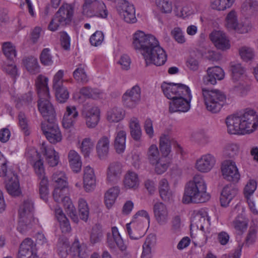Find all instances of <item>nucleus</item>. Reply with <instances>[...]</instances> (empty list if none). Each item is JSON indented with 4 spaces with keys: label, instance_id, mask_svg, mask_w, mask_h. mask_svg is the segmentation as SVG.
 Returning a JSON list of instances; mask_svg holds the SVG:
<instances>
[{
    "label": "nucleus",
    "instance_id": "1",
    "mask_svg": "<svg viewBox=\"0 0 258 258\" xmlns=\"http://www.w3.org/2000/svg\"><path fill=\"white\" fill-rule=\"evenodd\" d=\"M133 45L143 55L147 65L153 63L160 66L166 61L167 54L152 35L146 34L142 31H137L134 35Z\"/></svg>",
    "mask_w": 258,
    "mask_h": 258
},
{
    "label": "nucleus",
    "instance_id": "2",
    "mask_svg": "<svg viewBox=\"0 0 258 258\" xmlns=\"http://www.w3.org/2000/svg\"><path fill=\"white\" fill-rule=\"evenodd\" d=\"M226 123L230 134H249L258 125V116L252 109H246L228 116Z\"/></svg>",
    "mask_w": 258,
    "mask_h": 258
},
{
    "label": "nucleus",
    "instance_id": "3",
    "mask_svg": "<svg viewBox=\"0 0 258 258\" xmlns=\"http://www.w3.org/2000/svg\"><path fill=\"white\" fill-rule=\"evenodd\" d=\"M47 78L39 75L36 82L37 93L38 110L47 122L53 123L55 118V111L49 101L50 94L48 87Z\"/></svg>",
    "mask_w": 258,
    "mask_h": 258
},
{
    "label": "nucleus",
    "instance_id": "4",
    "mask_svg": "<svg viewBox=\"0 0 258 258\" xmlns=\"http://www.w3.org/2000/svg\"><path fill=\"white\" fill-rule=\"evenodd\" d=\"M210 198L203 176L196 174L191 180L186 184L182 201L184 204L203 203L208 201Z\"/></svg>",
    "mask_w": 258,
    "mask_h": 258
},
{
    "label": "nucleus",
    "instance_id": "5",
    "mask_svg": "<svg viewBox=\"0 0 258 258\" xmlns=\"http://www.w3.org/2000/svg\"><path fill=\"white\" fill-rule=\"evenodd\" d=\"M202 90L206 109L213 113L219 112L226 100L225 94L217 89L202 88Z\"/></svg>",
    "mask_w": 258,
    "mask_h": 258
},
{
    "label": "nucleus",
    "instance_id": "6",
    "mask_svg": "<svg viewBox=\"0 0 258 258\" xmlns=\"http://www.w3.org/2000/svg\"><path fill=\"white\" fill-rule=\"evenodd\" d=\"M74 10V7L72 5H62L48 25V29L55 31L59 26L69 25L72 21Z\"/></svg>",
    "mask_w": 258,
    "mask_h": 258
},
{
    "label": "nucleus",
    "instance_id": "7",
    "mask_svg": "<svg viewBox=\"0 0 258 258\" xmlns=\"http://www.w3.org/2000/svg\"><path fill=\"white\" fill-rule=\"evenodd\" d=\"M63 72L59 70L54 75L53 79V89L57 100L60 103H64L69 97V93L66 87L63 84Z\"/></svg>",
    "mask_w": 258,
    "mask_h": 258
},
{
    "label": "nucleus",
    "instance_id": "8",
    "mask_svg": "<svg viewBox=\"0 0 258 258\" xmlns=\"http://www.w3.org/2000/svg\"><path fill=\"white\" fill-rule=\"evenodd\" d=\"M68 191L67 187H55L53 192V197L54 201L57 203H60L63 201L67 202V212L72 220L77 223L79 221V218L73 205L71 202H68L70 199L66 196Z\"/></svg>",
    "mask_w": 258,
    "mask_h": 258
},
{
    "label": "nucleus",
    "instance_id": "9",
    "mask_svg": "<svg viewBox=\"0 0 258 258\" xmlns=\"http://www.w3.org/2000/svg\"><path fill=\"white\" fill-rule=\"evenodd\" d=\"M188 95L177 96L169 103V111L171 113L175 112H187L190 109V102L191 95L189 88L188 89Z\"/></svg>",
    "mask_w": 258,
    "mask_h": 258
},
{
    "label": "nucleus",
    "instance_id": "10",
    "mask_svg": "<svg viewBox=\"0 0 258 258\" xmlns=\"http://www.w3.org/2000/svg\"><path fill=\"white\" fill-rule=\"evenodd\" d=\"M161 88L165 97L170 100H173L179 95L188 94V89L189 88L186 85L182 84L164 82L162 84Z\"/></svg>",
    "mask_w": 258,
    "mask_h": 258
},
{
    "label": "nucleus",
    "instance_id": "11",
    "mask_svg": "<svg viewBox=\"0 0 258 258\" xmlns=\"http://www.w3.org/2000/svg\"><path fill=\"white\" fill-rule=\"evenodd\" d=\"M26 156L28 161L33 166L38 177L39 179L45 178L43 161L39 153L36 150L33 149L28 151Z\"/></svg>",
    "mask_w": 258,
    "mask_h": 258
},
{
    "label": "nucleus",
    "instance_id": "12",
    "mask_svg": "<svg viewBox=\"0 0 258 258\" xmlns=\"http://www.w3.org/2000/svg\"><path fill=\"white\" fill-rule=\"evenodd\" d=\"M82 115L85 119L86 125L89 128L95 127L100 120V110L95 106L84 104Z\"/></svg>",
    "mask_w": 258,
    "mask_h": 258
},
{
    "label": "nucleus",
    "instance_id": "13",
    "mask_svg": "<svg viewBox=\"0 0 258 258\" xmlns=\"http://www.w3.org/2000/svg\"><path fill=\"white\" fill-rule=\"evenodd\" d=\"M122 100L123 105L127 108L135 107L141 100V89L137 86H134L131 89H128L123 94Z\"/></svg>",
    "mask_w": 258,
    "mask_h": 258
},
{
    "label": "nucleus",
    "instance_id": "14",
    "mask_svg": "<svg viewBox=\"0 0 258 258\" xmlns=\"http://www.w3.org/2000/svg\"><path fill=\"white\" fill-rule=\"evenodd\" d=\"M223 177L226 180L237 182L240 179V174L234 162L231 160L224 161L221 166Z\"/></svg>",
    "mask_w": 258,
    "mask_h": 258
},
{
    "label": "nucleus",
    "instance_id": "15",
    "mask_svg": "<svg viewBox=\"0 0 258 258\" xmlns=\"http://www.w3.org/2000/svg\"><path fill=\"white\" fill-rule=\"evenodd\" d=\"M117 11L120 16L128 23H134L137 21L135 16V8L125 0H122L117 7Z\"/></svg>",
    "mask_w": 258,
    "mask_h": 258
},
{
    "label": "nucleus",
    "instance_id": "16",
    "mask_svg": "<svg viewBox=\"0 0 258 258\" xmlns=\"http://www.w3.org/2000/svg\"><path fill=\"white\" fill-rule=\"evenodd\" d=\"M226 27L229 30H235L239 33L248 32L250 28L248 24L238 22L235 11H230L226 18Z\"/></svg>",
    "mask_w": 258,
    "mask_h": 258
},
{
    "label": "nucleus",
    "instance_id": "17",
    "mask_svg": "<svg viewBox=\"0 0 258 258\" xmlns=\"http://www.w3.org/2000/svg\"><path fill=\"white\" fill-rule=\"evenodd\" d=\"M41 130L50 143L56 144L61 140V135L59 129L54 122L42 123Z\"/></svg>",
    "mask_w": 258,
    "mask_h": 258
},
{
    "label": "nucleus",
    "instance_id": "18",
    "mask_svg": "<svg viewBox=\"0 0 258 258\" xmlns=\"http://www.w3.org/2000/svg\"><path fill=\"white\" fill-rule=\"evenodd\" d=\"M112 234H107V243L108 246L111 249H114L115 245L121 251L126 250L127 246L124 244L116 227H112Z\"/></svg>",
    "mask_w": 258,
    "mask_h": 258
},
{
    "label": "nucleus",
    "instance_id": "19",
    "mask_svg": "<svg viewBox=\"0 0 258 258\" xmlns=\"http://www.w3.org/2000/svg\"><path fill=\"white\" fill-rule=\"evenodd\" d=\"M211 40L219 49L224 50L230 48L229 41L226 34L222 31H214L210 35Z\"/></svg>",
    "mask_w": 258,
    "mask_h": 258
},
{
    "label": "nucleus",
    "instance_id": "20",
    "mask_svg": "<svg viewBox=\"0 0 258 258\" xmlns=\"http://www.w3.org/2000/svg\"><path fill=\"white\" fill-rule=\"evenodd\" d=\"M215 162L214 156L211 154H207L202 156L197 160L196 167L201 172H208L213 168Z\"/></svg>",
    "mask_w": 258,
    "mask_h": 258
},
{
    "label": "nucleus",
    "instance_id": "21",
    "mask_svg": "<svg viewBox=\"0 0 258 258\" xmlns=\"http://www.w3.org/2000/svg\"><path fill=\"white\" fill-rule=\"evenodd\" d=\"M209 225V217L207 212L200 211L192 218L190 230L193 231V228H197L198 230L204 231V226H207Z\"/></svg>",
    "mask_w": 258,
    "mask_h": 258
},
{
    "label": "nucleus",
    "instance_id": "22",
    "mask_svg": "<svg viewBox=\"0 0 258 258\" xmlns=\"http://www.w3.org/2000/svg\"><path fill=\"white\" fill-rule=\"evenodd\" d=\"M207 75L203 78L204 83L206 85H215L217 80H221L224 77L223 70L219 67L209 68Z\"/></svg>",
    "mask_w": 258,
    "mask_h": 258
},
{
    "label": "nucleus",
    "instance_id": "23",
    "mask_svg": "<svg viewBox=\"0 0 258 258\" xmlns=\"http://www.w3.org/2000/svg\"><path fill=\"white\" fill-rule=\"evenodd\" d=\"M122 173V165L118 162L109 164L107 169V181L111 183H117L120 178Z\"/></svg>",
    "mask_w": 258,
    "mask_h": 258
},
{
    "label": "nucleus",
    "instance_id": "24",
    "mask_svg": "<svg viewBox=\"0 0 258 258\" xmlns=\"http://www.w3.org/2000/svg\"><path fill=\"white\" fill-rule=\"evenodd\" d=\"M128 234L132 239L138 240L143 237L145 234V227L143 223H138V221H133L126 225Z\"/></svg>",
    "mask_w": 258,
    "mask_h": 258
},
{
    "label": "nucleus",
    "instance_id": "25",
    "mask_svg": "<svg viewBox=\"0 0 258 258\" xmlns=\"http://www.w3.org/2000/svg\"><path fill=\"white\" fill-rule=\"evenodd\" d=\"M79 116V112L75 106H68L66 108L62 124L64 128H70L73 126Z\"/></svg>",
    "mask_w": 258,
    "mask_h": 258
},
{
    "label": "nucleus",
    "instance_id": "26",
    "mask_svg": "<svg viewBox=\"0 0 258 258\" xmlns=\"http://www.w3.org/2000/svg\"><path fill=\"white\" fill-rule=\"evenodd\" d=\"M153 211L156 220L160 225H164L168 222V213L164 204L161 202L155 203Z\"/></svg>",
    "mask_w": 258,
    "mask_h": 258
},
{
    "label": "nucleus",
    "instance_id": "27",
    "mask_svg": "<svg viewBox=\"0 0 258 258\" xmlns=\"http://www.w3.org/2000/svg\"><path fill=\"white\" fill-rule=\"evenodd\" d=\"M41 152L44 156L48 164L51 167L56 166L59 162L58 153L56 152L52 146H46L44 143L42 144Z\"/></svg>",
    "mask_w": 258,
    "mask_h": 258
},
{
    "label": "nucleus",
    "instance_id": "28",
    "mask_svg": "<svg viewBox=\"0 0 258 258\" xmlns=\"http://www.w3.org/2000/svg\"><path fill=\"white\" fill-rule=\"evenodd\" d=\"M237 189L232 184L225 186L221 192L220 197L221 205L222 207L228 206L231 200L237 194Z\"/></svg>",
    "mask_w": 258,
    "mask_h": 258
},
{
    "label": "nucleus",
    "instance_id": "29",
    "mask_svg": "<svg viewBox=\"0 0 258 258\" xmlns=\"http://www.w3.org/2000/svg\"><path fill=\"white\" fill-rule=\"evenodd\" d=\"M83 183L84 187L87 192L92 190L96 186V176L94 171L89 166L84 168Z\"/></svg>",
    "mask_w": 258,
    "mask_h": 258
},
{
    "label": "nucleus",
    "instance_id": "30",
    "mask_svg": "<svg viewBox=\"0 0 258 258\" xmlns=\"http://www.w3.org/2000/svg\"><path fill=\"white\" fill-rule=\"evenodd\" d=\"M34 210V202L32 200L29 198L24 199L19 209L20 218L31 219Z\"/></svg>",
    "mask_w": 258,
    "mask_h": 258
},
{
    "label": "nucleus",
    "instance_id": "31",
    "mask_svg": "<svg viewBox=\"0 0 258 258\" xmlns=\"http://www.w3.org/2000/svg\"><path fill=\"white\" fill-rule=\"evenodd\" d=\"M140 184L138 175L134 171L128 170L124 174L123 179V185L126 189L135 190Z\"/></svg>",
    "mask_w": 258,
    "mask_h": 258
},
{
    "label": "nucleus",
    "instance_id": "32",
    "mask_svg": "<svg viewBox=\"0 0 258 258\" xmlns=\"http://www.w3.org/2000/svg\"><path fill=\"white\" fill-rule=\"evenodd\" d=\"M171 145H176L180 148V147L176 143V141L169 136L163 135L161 136L160 139V149L164 158L169 154L171 151Z\"/></svg>",
    "mask_w": 258,
    "mask_h": 258
},
{
    "label": "nucleus",
    "instance_id": "33",
    "mask_svg": "<svg viewBox=\"0 0 258 258\" xmlns=\"http://www.w3.org/2000/svg\"><path fill=\"white\" fill-rule=\"evenodd\" d=\"M110 137L103 136L101 137L96 145V151L100 158L107 156L110 146Z\"/></svg>",
    "mask_w": 258,
    "mask_h": 258
},
{
    "label": "nucleus",
    "instance_id": "34",
    "mask_svg": "<svg viewBox=\"0 0 258 258\" xmlns=\"http://www.w3.org/2000/svg\"><path fill=\"white\" fill-rule=\"evenodd\" d=\"M6 188L8 192L13 197H18L21 194L19 179L17 175L13 174L6 184Z\"/></svg>",
    "mask_w": 258,
    "mask_h": 258
},
{
    "label": "nucleus",
    "instance_id": "35",
    "mask_svg": "<svg viewBox=\"0 0 258 258\" xmlns=\"http://www.w3.org/2000/svg\"><path fill=\"white\" fill-rule=\"evenodd\" d=\"M126 132L123 130L117 131L115 136L114 147L118 154L124 152L125 148Z\"/></svg>",
    "mask_w": 258,
    "mask_h": 258
},
{
    "label": "nucleus",
    "instance_id": "36",
    "mask_svg": "<svg viewBox=\"0 0 258 258\" xmlns=\"http://www.w3.org/2000/svg\"><path fill=\"white\" fill-rule=\"evenodd\" d=\"M55 215L56 218L59 223L62 232L66 233L70 232L71 227L69 221L62 210L60 208H56L55 210Z\"/></svg>",
    "mask_w": 258,
    "mask_h": 258
},
{
    "label": "nucleus",
    "instance_id": "37",
    "mask_svg": "<svg viewBox=\"0 0 258 258\" xmlns=\"http://www.w3.org/2000/svg\"><path fill=\"white\" fill-rule=\"evenodd\" d=\"M230 70L232 79L235 81L243 80L245 78V69L240 63L231 62Z\"/></svg>",
    "mask_w": 258,
    "mask_h": 258
},
{
    "label": "nucleus",
    "instance_id": "38",
    "mask_svg": "<svg viewBox=\"0 0 258 258\" xmlns=\"http://www.w3.org/2000/svg\"><path fill=\"white\" fill-rule=\"evenodd\" d=\"M159 191L162 199L168 201L172 198V192L170 188L168 181L165 178H162L159 182Z\"/></svg>",
    "mask_w": 258,
    "mask_h": 258
},
{
    "label": "nucleus",
    "instance_id": "39",
    "mask_svg": "<svg viewBox=\"0 0 258 258\" xmlns=\"http://www.w3.org/2000/svg\"><path fill=\"white\" fill-rule=\"evenodd\" d=\"M124 115L123 109L114 107L107 111V119L110 122H117L124 118Z\"/></svg>",
    "mask_w": 258,
    "mask_h": 258
},
{
    "label": "nucleus",
    "instance_id": "40",
    "mask_svg": "<svg viewBox=\"0 0 258 258\" xmlns=\"http://www.w3.org/2000/svg\"><path fill=\"white\" fill-rule=\"evenodd\" d=\"M101 0H85L83 6V14L84 16L88 18L94 17L95 16H91L89 13H96L99 9L97 6L98 4L102 3Z\"/></svg>",
    "mask_w": 258,
    "mask_h": 258
},
{
    "label": "nucleus",
    "instance_id": "41",
    "mask_svg": "<svg viewBox=\"0 0 258 258\" xmlns=\"http://www.w3.org/2000/svg\"><path fill=\"white\" fill-rule=\"evenodd\" d=\"M68 160L72 170L76 172L81 170L82 162L79 155L74 150H71L68 154Z\"/></svg>",
    "mask_w": 258,
    "mask_h": 258
},
{
    "label": "nucleus",
    "instance_id": "42",
    "mask_svg": "<svg viewBox=\"0 0 258 258\" xmlns=\"http://www.w3.org/2000/svg\"><path fill=\"white\" fill-rule=\"evenodd\" d=\"M118 186H114L109 188L104 196V202L106 207L109 209L114 204L115 201L119 193Z\"/></svg>",
    "mask_w": 258,
    "mask_h": 258
},
{
    "label": "nucleus",
    "instance_id": "43",
    "mask_svg": "<svg viewBox=\"0 0 258 258\" xmlns=\"http://www.w3.org/2000/svg\"><path fill=\"white\" fill-rule=\"evenodd\" d=\"M130 129L132 137L136 141H139L142 135V131L138 119L133 117L130 121Z\"/></svg>",
    "mask_w": 258,
    "mask_h": 258
},
{
    "label": "nucleus",
    "instance_id": "44",
    "mask_svg": "<svg viewBox=\"0 0 258 258\" xmlns=\"http://www.w3.org/2000/svg\"><path fill=\"white\" fill-rule=\"evenodd\" d=\"M13 100L16 108L20 109L23 105H28L32 101V93L31 92H28L20 97H14Z\"/></svg>",
    "mask_w": 258,
    "mask_h": 258
},
{
    "label": "nucleus",
    "instance_id": "45",
    "mask_svg": "<svg viewBox=\"0 0 258 258\" xmlns=\"http://www.w3.org/2000/svg\"><path fill=\"white\" fill-rule=\"evenodd\" d=\"M67 179L65 173L61 171H57L52 176V180L55 183V187H67Z\"/></svg>",
    "mask_w": 258,
    "mask_h": 258
},
{
    "label": "nucleus",
    "instance_id": "46",
    "mask_svg": "<svg viewBox=\"0 0 258 258\" xmlns=\"http://www.w3.org/2000/svg\"><path fill=\"white\" fill-rule=\"evenodd\" d=\"M70 244L65 238H60L57 244V252L62 258H66L68 255Z\"/></svg>",
    "mask_w": 258,
    "mask_h": 258
},
{
    "label": "nucleus",
    "instance_id": "47",
    "mask_svg": "<svg viewBox=\"0 0 258 258\" xmlns=\"http://www.w3.org/2000/svg\"><path fill=\"white\" fill-rule=\"evenodd\" d=\"M147 158L150 163L154 165L157 163V161L162 159L163 158L160 157L159 151L157 146L153 144L149 147L148 150Z\"/></svg>",
    "mask_w": 258,
    "mask_h": 258
},
{
    "label": "nucleus",
    "instance_id": "48",
    "mask_svg": "<svg viewBox=\"0 0 258 258\" xmlns=\"http://www.w3.org/2000/svg\"><path fill=\"white\" fill-rule=\"evenodd\" d=\"M78 209L81 219L86 222L89 217V210L87 202L83 198L78 201Z\"/></svg>",
    "mask_w": 258,
    "mask_h": 258
},
{
    "label": "nucleus",
    "instance_id": "49",
    "mask_svg": "<svg viewBox=\"0 0 258 258\" xmlns=\"http://www.w3.org/2000/svg\"><path fill=\"white\" fill-rule=\"evenodd\" d=\"M235 0H213L211 7L218 11H224L230 8Z\"/></svg>",
    "mask_w": 258,
    "mask_h": 258
},
{
    "label": "nucleus",
    "instance_id": "50",
    "mask_svg": "<svg viewBox=\"0 0 258 258\" xmlns=\"http://www.w3.org/2000/svg\"><path fill=\"white\" fill-rule=\"evenodd\" d=\"M24 64L28 71L31 73H36L38 72V64L36 58L29 56L23 59Z\"/></svg>",
    "mask_w": 258,
    "mask_h": 258
},
{
    "label": "nucleus",
    "instance_id": "51",
    "mask_svg": "<svg viewBox=\"0 0 258 258\" xmlns=\"http://www.w3.org/2000/svg\"><path fill=\"white\" fill-rule=\"evenodd\" d=\"M73 76L78 82L85 83L88 81V77L84 69V66L82 64H79L78 67L73 73Z\"/></svg>",
    "mask_w": 258,
    "mask_h": 258
},
{
    "label": "nucleus",
    "instance_id": "52",
    "mask_svg": "<svg viewBox=\"0 0 258 258\" xmlns=\"http://www.w3.org/2000/svg\"><path fill=\"white\" fill-rule=\"evenodd\" d=\"M2 50L4 54L8 59L12 60L16 56L15 47L10 42H6L3 43Z\"/></svg>",
    "mask_w": 258,
    "mask_h": 258
},
{
    "label": "nucleus",
    "instance_id": "53",
    "mask_svg": "<svg viewBox=\"0 0 258 258\" xmlns=\"http://www.w3.org/2000/svg\"><path fill=\"white\" fill-rule=\"evenodd\" d=\"M18 119L19 126L25 136L29 135L30 132L29 127L28 120L25 114L23 112H20Z\"/></svg>",
    "mask_w": 258,
    "mask_h": 258
},
{
    "label": "nucleus",
    "instance_id": "54",
    "mask_svg": "<svg viewBox=\"0 0 258 258\" xmlns=\"http://www.w3.org/2000/svg\"><path fill=\"white\" fill-rule=\"evenodd\" d=\"M239 54L241 58L245 61L252 60L254 56L253 49L246 46H243L239 48Z\"/></svg>",
    "mask_w": 258,
    "mask_h": 258
},
{
    "label": "nucleus",
    "instance_id": "55",
    "mask_svg": "<svg viewBox=\"0 0 258 258\" xmlns=\"http://www.w3.org/2000/svg\"><path fill=\"white\" fill-rule=\"evenodd\" d=\"M72 248L75 252L78 254L80 258H87L89 255V250L87 249V246L85 244L80 245L78 241H75Z\"/></svg>",
    "mask_w": 258,
    "mask_h": 258
},
{
    "label": "nucleus",
    "instance_id": "56",
    "mask_svg": "<svg viewBox=\"0 0 258 258\" xmlns=\"http://www.w3.org/2000/svg\"><path fill=\"white\" fill-rule=\"evenodd\" d=\"M155 4L158 10L163 13H170L172 6L169 0H156Z\"/></svg>",
    "mask_w": 258,
    "mask_h": 258
},
{
    "label": "nucleus",
    "instance_id": "57",
    "mask_svg": "<svg viewBox=\"0 0 258 258\" xmlns=\"http://www.w3.org/2000/svg\"><path fill=\"white\" fill-rule=\"evenodd\" d=\"M95 6H97L99 9L97 12L95 11L96 13H89V14L91 15V16H95V17L102 19H105L107 17L108 12L103 2L100 3L97 5H96Z\"/></svg>",
    "mask_w": 258,
    "mask_h": 258
},
{
    "label": "nucleus",
    "instance_id": "58",
    "mask_svg": "<svg viewBox=\"0 0 258 258\" xmlns=\"http://www.w3.org/2000/svg\"><path fill=\"white\" fill-rule=\"evenodd\" d=\"M81 94L88 98L96 99L99 97V92L97 89H93L89 87H85L81 89Z\"/></svg>",
    "mask_w": 258,
    "mask_h": 258
},
{
    "label": "nucleus",
    "instance_id": "59",
    "mask_svg": "<svg viewBox=\"0 0 258 258\" xmlns=\"http://www.w3.org/2000/svg\"><path fill=\"white\" fill-rule=\"evenodd\" d=\"M93 143L90 138H85L83 139L81 146V150L85 157L89 156L93 149Z\"/></svg>",
    "mask_w": 258,
    "mask_h": 258
},
{
    "label": "nucleus",
    "instance_id": "60",
    "mask_svg": "<svg viewBox=\"0 0 258 258\" xmlns=\"http://www.w3.org/2000/svg\"><path fill=\"white\" fill-rule=\"evenodd\" d=\"M192 231H191L190 232L191 236L192 239H194V242L196 243V244L201 245L206 243L207 236L205 234V231L198 230L197 233H196L195 235Z\"/></svg>",
    "mask_w": 258,
    "mask_h": 258
},
{
    "label": "nucleus",
    "instance_id": "61",
    "mask_svg": "<svg viewBox=\"0 0 258 258\" xmlns=\"http://www.w3.org/2000/svg\"><path fill=\"white\" fill-rule=\"evenodd\" d=\"M40 60L44 65L49 66L52 63V56L50 53V49L44 48L40 55Z\"/></svg>",
    "mask_w": 258,
    "mask_h": 258
},
{
    "label": "nucleus",
    "instance_id": "62",
    "mask_svg": "<svg viewBox=\"0 0 258 258\" xmlns=\"http://www.w3.org/2000/svg\"><path fill=\"white\" fill-rule=\"evenodd\" d=\"M238 152V147L234 144L227 145L224 150V155L226 157L233 158Z\"/></svg>",
    "mask_w": 258,
    "mask_h": 258
},
{
    "label": "nucleus",
    "instance_id": "63",
    "mask_svg": "<svg viewBox=\"0 0 258 258\" xmlns=\"http://www.w3.org/2000/svg\"><path fill=\"white\" fill-rule=\"evenodd\" d=\"M104 40V34L102 31H97L90 38V42L93 46L100 45Z\"/></svg>",
    "mask_w": 258,
    "mask_h": 258
},
{
    "label": "nucleus",
    "instance_id": "64",
    "mask_svg": "<svg viewBox=\"0 0 258 258\" xmlns=\"http://www.w3.org/2000/svg\"><path fill=\"white\" fill-rule=\"evenodd\" d=\"M256 188V183L254 180H250L244 189V196L247 200H249L250 197L253 194Z\"/></svg>",
    "mask_w": 258,
    "mask_h": 258
}]
</instances>
